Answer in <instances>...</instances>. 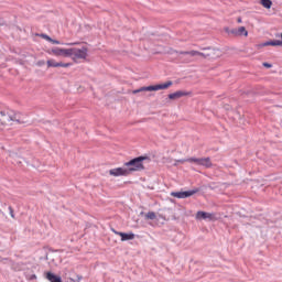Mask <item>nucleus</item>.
<instances>
[{
  "label": "nucleus",
  "instance_id": "obj_1",
  "mask_svg": "<svg viewBox=\"0 0 282 282\" xmlns=\"http://www.w3.org/2000/svg\"><path fill=\"white\" fill-rule=\"evenodd\" d=\"M47 54L50 56H55L56 58H87L89 56V48L87 46L83 47H61L53 46L46 48Z\"/></svg>",
  "mask_w": 282,
  "mask_h": 282
},
{
  "label": "nucleus",
  "instance_id": "obj_2",
  "mask_svg": "<svg viewBox=\"0 0 282 282\" xmlns=\"http://www.w3.org/2000/svg\"><path fill=\"white\" fill-rule=\"evenodd\" d=\"M147 162H150L149 156H138L126 162L124 164L128 171V175H131V173L144 171V164H147Z\"/></svg>",
  "mask_w": 282,
  "mask_h": 282
},
{
  "label": "nucleus",
  "instance_id": "obj_3",
  "mask_svg": "<svg viewBox=\"0 0 282 282\" xmlns=\"http://www.w3.org/2000/svg\"><path fill=\"white\" fill-rule=\"evenodd\" d=\"M20 113L14 110L0 111V126L8 127L10 122H19Z\"/></svg>",
  "mask_w": 282,
  "mask_h": 282
},
{
  "label": "nucleus",
  "instance_id": "obj_4",
  "mask_svg": "<svg viewBox=\"0 0 282 282\" xmlns=\"http://www.w3.org/2000/svg\"><path fill=\"white\" fill-rule=\"evenodd\" d=\"M110 177H127L129 172L127 170V165L123 163L122 166L112 167L108 171Z\"/></svg>",
  "mask_w": 282,
  "mask_h": 282
},
{
  "label": "nucleus",
  "instance_id": "obj_5",
  "mask_svg": "<svg viewBox=\"0 0 282 282\" xmlns=\"http://www.w3.org/2000/svg\"><path fill=\"white\" fill-rule=\"evenodd\" d=\"M173 85V82H166L163 84H156L154 86H147L140 89V91H160L163 89H169Z\"/></svg>",
  "mask_w": 282,
  "mask_h": 282
},
{
  "label": "nucleus",
  "instance_id": "obj_6",
  "mask_svg": "<svg viewBox=\"0 0 282 282\" xmlns=\"http://www.w3.org/2000/svg\"><path fill=\"white\" fill-rule=\"evenodd\" d=\"M225 32H227V34H232L234 36H240L243 39H248V29H246V26H239L238 29H225Z\"/></svg>",
  "mask_w": 282,
  "mask_h": 282
},
{
  "label": "nucleus",
  "instance_id": "obj_7",
  "mask_svg": "<svg viewBox=\"0 0 282 282\" xmlns=\"http://www.w3.org/2000/svg\"><path fill=\"white\" fill-rule=\"evenodd\" d=\"M112 232H115L118 237H120V241H133V239H135V234L131 231L120 232V231L112 230Z\"/></svg>",
  "mask_w": 282,
  "mask_h": 282
},
{
  "label": "nucleus",
  "instance_id": "obj_8",
  "mask_svg": "<svg viewBox=\"0 0 282 282\" xmlns=\"http://www.w3.org/2000/svg\"><path fill=\"white\" fill-rule=\"evenodd\" d=\"M183 96H188V93L178 90L176 93H172L169 95L170 100H177L180 98H183Z\"/></svg>",
  "mask_w": 282,
  "mask_h": 282
},
{
  "label": "nucleus",
  "instance_id": "obj_9",
  "mask_svg": "<svg viewBox=\"0 0 282 282\" xmlns=\"http://www.w3.org/2000/svg\"><path fill=\"white\" fill-rule=\"evenodd\" d=\"M193 195V192H176L172 193L173 197H177L178 199H186V197H191Z\"/></svg>",
  "mask_w": 282,
  "mask_h": 282
},
{
  "label": "nucleus",
  "instance_id": "obj_10",
  "mask_svg": "<svg viewBox=\"0 0 282 282\" xmlns=\"http://www.w3.org/2000/svg\"><path fill=\"white\" fill-rule=\"evenodd\" d=\"M214 215L210 213H206V212H198L196 214V219L198 220H203V219H213Z\"/></svg>",
  "mask_w": 282,
  "mask_h": 282
},
{
  "label": "nucleus",
  "instance_id": "obj_11",
  "mask_svg": "<svg viewBox=\"0 0 282 282\" xmlns=\"http://www.w3.org/2000/svg\"><path fill=\"white\" fill-rule=\"evenodd\" d=\"M279 47V42L278 40H271L267 41L264 43L259 44V47Z\"/></svg>",
  "mask_w": 282,
  "mask_h": 282
},
{
  "label": "nucleus",
  "instance_id": "obj_12",
  "mask_svg": "<svg viewBox=\"0 0 282 282\" xmlns=\"http://www.w3.org/2000/svg\"><path fill=\"white\" fill-rule=\"evenodd\" d=\"M46 279L50 282H63V280L61 279V276L52 273V272H46Z\"/></svg>",
  "mask_w": 282,
  "mask_h": 282
},
{
  "label": "nucleus",
  "instance_id": "obj_13",
  "mask_svg": "<svg viewBox=\"0 0 282 282\" xmlns=\"http://www.w3.org/2000/svg\"><path fill=\"white\" fill-rule=\"evenodd\" d=\"M196 164H198V166H205L206 169H209V166H213V163H210V159L196 160Z\"/></svg>",
  "mask_w": 282,
  "mask_h": 282
},
{
  "label": "nucleus",
  "instance_id": "obj_14",
  "mask_svg": "<svg viewBox=\"0 0 282 282\" xmlns=\"http://www.w3.org/2000/svg\"><path fill=\"white\" fill-rule=\"evenodd\" d=\"M42 37H44L45 41L51 43V45H65L64 43H61V41L54 40V39L50 37L48 35H42Z\"/></svg>",
  "mask_w": 282,
  "mask_h": 282
},
{
  "label": "nucleus",
  "instance_id": "obj_15",
  "mask_svg": "<svg viewBox=\"0 0 282 282\" xmlns=\"http://www.w3.org/2000/svg\"><path fill=\"white\" fill-rule=\"evenodd\" d=\"M48 67H67V64L54 62V59L47 61Z\"/></svg>",
  "mask_w": 282,
  "mask_h": 282
},
{
  "label": "nucleus",
  "instance_id": "obj_16",
  "mask_svg": "<svg viewBox=\"0 0 282 282\" xmlns=\"http://www.w3.org/2000/svg\"><path fill=\"white\" fill-rule=\"evenodd\" d=\"M148 41H152L153 43H155V41H162V36L158 34L149 33Z\"/></svg>",
  "mask_w": 282,
  "mask_h": 282
},
{
  "label": "nucleus",
  "instance_id": "obj_17",
  "mask_svg": "<svg viewBox=\"0 0 282 282\" xmlns=\"http://www.w3.org/2000/svg\"><path fill=\"white\" fill-rule=\"evenodd\" d=\"M145 219H149L150 221H155V219H158V215L154 212H148L145 214Z\"/></svg>",
  "mask_w": 282,
  "mask_h": 282
},
{
  "label": "nucleus",
  "instance_id": "obj_18",
  "mask_svg": "<svg viewBox=\"0 0 282 282\" xmlns=\"http://www.w3.org/2000/svg\"><path fill=\"white\" fill-rule=\"evenodd\" d=\"M260 3L265 8V10H270L272 8V0H260Z\"/></svg>",
  "mask_w": 282,
  "mask_h": 282
},
{
  "label": "nucleus",
  "instance_id": "obj_19",
  "mask_svg": "<svg viewBox=\"0 0 282 282\" xmlns=\"http://www.w3.org/2000/svg\"><path fill=\"white\" fill-rule=\"evenodd\" d=\"M191 56H204V53H199L197 51L189 52Z\"/></svg>",
  "mask_w": 282,
  "mask_h": 282
},
{
  "label": "nucleus",
  "instance_id": "obj_20",
  "mask_svg": "<svg viewBox=\"0 0 282 282\" xmlns=\"http://www.w3.org/2000/svg\"><path fill=\"white\" fill-rule=\"evenodd\" d=\"M278 47H282V33L278 34Z\"/></svg>",
  "mask_w": 282,
  "mask_h": 282
},
{
  "label": "nucleus",
  "instance_id": "obj_21",
  "mask_svg": "<svg viewBox=\"0 0 282 282\" xmlns=\"http://www.w3.org/2000/svg\"><path fill=\"white\" fill-rule=\"evenodd\" d=\"M67 47H73V45H78V42H70L65 44Z\"/></svg>",
  "mask_w": 282,
  "mask_h": 282
},
{
  "label": "nucleus",
  "instance_id": "obj_22",
  "mask_svg": "<svg viewBox=\"0 0 282 282\" xmlns=\"http://www.w3.org/2000/svg\"><path fill=\"white\" fill-rule=\"evenodd\" d=\"M262 65H263V67H267V69L272 68V64H270V63H263Z\"/></svg>",
  "mask_w": 282,
  "mask_h": 282
},
{
  "label": "nucleus",
  "instance_id": "obj_23",
  "mask_svg": "<svg viewBox=\"0 0 282 282\" xmlns=\"http://www.w3.org/2000/svg\"><path fill=\"white\" fill-rule=\"evenodd\" d=\"M197 160H202V159L192 158V159H188V162H194V164H197Z\"/></svg>",
  "mask_w": 282,
  "mask_h": 282
},
{
  "label": "nucleus",
  "instance_id": "obj_24",
  "mask_svg": "<svg viewBox=\"0 0 282 282\" xmlns=\"http://www.w3.org/2000/svg\"><path fill=\"white\" fill-rule=\"evenodd\" d=\"M238 23H241V19H238Z\"/></svg>",
  "mask_w": 282,
  "mask_h": 282
},
{
  "label": "nucleus",
  "instance_id": "obj_25",
  "mask_svg": "<svg viewBox=\"0 0 282 282\" xmlns=\"http://www.w3.org/2000/svg\"><path fill=\"white\" fill-rule=\"evenodd\" d=\"M210 52L213 53V52H215V50H210Z\"/></svg>",
  "mask_w": 282,
  "mask_h": 282
},
{
  "label": "nucleus",
  "instance_id": "obj_26",
  "mask_svg": "<svg viewBox=\"0 0 282 282\" xmlns=\"http://www.w3.org/2000/svg\"><path fill=\"white\" fill-rule=\"evenodd\" d=\"M67 282H74V280L67 281Z\"/></svg>",
  "mask_w": 282,
  "mask_h": 282
}]
</instances>
